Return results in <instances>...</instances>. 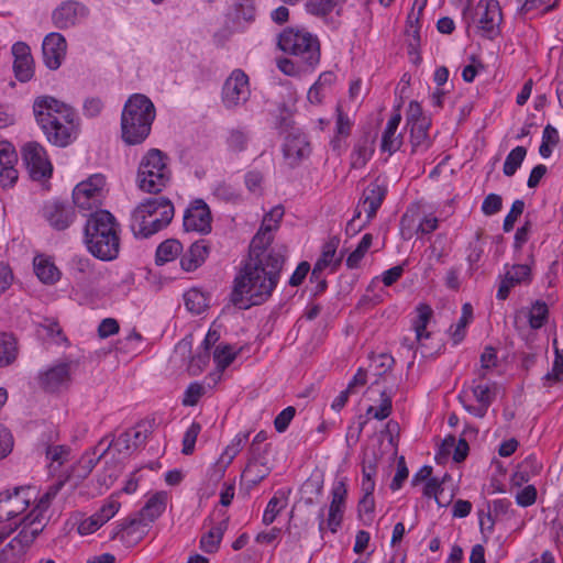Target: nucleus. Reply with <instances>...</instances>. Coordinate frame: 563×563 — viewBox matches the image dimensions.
<instances>
[{"label":"nucleus","instance_id":"1","mask_svg":"<svg viewBox=\"0 0 563 563\" xmlns=\"http://www.w3.org/2000/svg\"><path fill=\"white\" fill-rule=\"evenodd\" d=\"M284 216L282 206L265 214L261 229L250 245V255L244 267L234 278L232 303L240 309L267 301L276 288L285 262L286 249L271 246L272 231L278 228Z\"/></svg>","mask_w":563,"mask_h":563},{"label":"nucleus","instance_id":"2","mask_svg":"<svg viewBox=\"0 0 563 563\" xmlns=\"http://www.w3.org/2000/svg\"><path fill=\"white\" fill-rule=\"evenodd\" d=\"M33 112L49 143L65 147L76 137L75 112L53 97L36 98Z\"/></svg>","mask_w":563,"mask_h":563},{"label":"nucleus","instance_id":"3","mask_svg":"<svg viewBox=\"0 0 563 563\" xmlns=\"http://www.w3.org/2000/svg\"><path fill=\"white\" fill-rule=\"evenodd\" d=\"M85 243L97 258L112 261L120 250L119 223L107 210L90 214L85 225Z\"/></svg>","mask_w":563,"mask_h":563},{"label":"nucleus","instance_id":"4","mask_svg":"<svg viewBox=\"0 0 563 563\" xmlns=\"http://www.w3.org/2000/svg\"><path fill=\"white\" fill-rule=\"evenodd\" d=\"M34 518L24 516L0 528V563H16L23 559L44 529L38 516Z\"/></svg>","mask_w":563,"mask_h":563},{"label":"nucleus","instance_id":"5","mask_svg":"<svg viewBox=\"0 0 563 563\" xmlns=\"http://www.w3.org/2000/svg\"><path fill=\"white\" fill-rule=\"evenodd\" d=\"M156 111L148 97L132 95L125 102L121 114L122 140L129 145L143 143L151 133Z\"/></svg>","mask_w":563,"mask_h":563},{"label":"nucleus","instance_id":"6","mask_svg":"<svg viewBox=\"0 0 563 563\" xmlns=\"http://www.w3.org/2000/svg\"><path fill=\"white\" fill-rule=\"evenodd\" d=\"M174 217V206L165 197L147 198L131 217V230L135 238L147 239L167 227Z\"/></svg>","mask_w":563,"mask_h":563},{"label":"nucleus","instance_id":"7","mask_svg":"<svg viewBox=\"0 0 563 563\" xmlns=\"http://www.w3.org/2000/svg\"><path fill=\"white\" fill-rule=\"evenodd\" d=\"M170 177L168 156L164 152L151 148L142 156L136 174V184L142 191L158 194L168 185Z\"/></svg>","mask_w":563,"mask_h":563},{"label":"nucleus","instance_id":"8","mask_svg":"<svg viewBox=\"0 0 563 563\" xmlns=\"http://www.w3.org/2000/svg\"><path fill=\"white\" fill-rule=\"evenodd\" d=\"M278 47L308 67H316L320 62V43L316 35L298 29L287 27L278 36Z\"/></svg>","mask_w":563,"mask_h":563},{"label":"nucleus","instance_id":"9","mask_svg":"<svg viewBox=\"0 0 563 563\" xmlns=\"http://www.w3.org/2000/svg\"><path fill=\"white\" fill-rule=\"evenodd\" d=\"M35 488L31 486L14 487L0 493V522L13 521L29 509L35 501Z\"/></svg>","mask_w":563,"mask_h":563},{"label":"nucleus","instance_id":"10","mask_svg":"<svg viewBox=\"0 0 563 563\" xmlns=\"http://www.w3.org/2000/svg\"><path fill=\"white\" fill-rule=\"evenodd\" d=\"M106 179L101 174H95L79 183L73 190L74 205L82 211L99 208L103 198Z\"/></svg>","mask_w":563,"mask_h":563},{"label":"nucleus","instance_id":"11","mask_svg":"<svg viewBox=\"0 0 563 563\" xmlns=\"http://www.w3.org/2000/svg\"><path fill=\"white\" fill-rule=\"evenodd\" d=\"M21 156L30 177L43 180L52 176L53 167L45 148L37 142H27L21 147Z\"/></svg>","mask_w":563,"mask_h":563},{"label":"nucleus","instance_id":"12","mask_svg":"<svg viewBox=\"0 0 563 563\" xmlns=\"http://www.w3.org/2000/svg\"><path fill=\"white\" fill-rule=\"evenodd\" d=\"M477 29L486 38H495L500 30L503 20L499 2L496 0H479L475 8Z\"/></svg>","mask_w":563,"mask_h":563},{"label":"nucleus","instance_id":"13","mask_svg":"<svg viewBox=\"0 0 563 563\" xmlns=\"http://www.w3.org/2000/svg\"><path fill=\"white\" fill-rule=\"evenodd\" d=\"M251 96L247 75L241 69H234L227 78L222 88V101L227 109L244 104Z\"/></svg>","mask_w":563,"mask_h":563},{"label":"nucleus","instance_id":"14","mask_svg":"<svg viewBox=\"0 0 563 563\" xmlns=\"http://www.w3.org/2000/svg\"><path fill=\"white\" fill-rule=\"evenodd\" d=\"M183 224L186 232H196L202 235L211 232L212 216L203 199H195L188 205L184 212Z\"/></svg>","mask_w":563,"mask_h":563},{"label":"nucleus","instance_id":"15","mask_svg":"<svg viewBox=\"0 0 563 563\" xmlns=\"http://www.w3.org/2000/svg\"><path fill=\"white\" fill-rule=\"evenodd\" d=\"M150 525L137 515L118 525L111 532V539L130 548L139 543L147 533Z\"/></svg>","mask_w":563,"mask_h":563},{"label":"nucleus","instance_id":"16","mask_svg":"<svg viewBox=\"0 0 563 563\" xmlns=\"http://www.w3.org/2000/svg\"><path fill=\"white\" fill-rule=\"evenodd\" d=\"M88 14L87 8L77 1H64L52 13L57 29L66 30L79 24Z\"/></svg>","mask_w":563,"mask_h":563},{"label":"nucleus","instance_id":"17","mask_svg":"<svg viewBox=\"0 0 563 563\" xmlns=\"http://www.w3.org/2000/svg\"><path fill=\"white\" fill-rule=\"evenodd\" d=\"M42 52L45 66L52 70L58 69L66 57V38L57 32L47 34L43 40Z\"/></svg>","mask_w":563,"mask_h":563},{"label":"nucleus","instance_id":"18","mask_svg":"<svg viewBox=\"0 0 563 563\" xmlns=\"http://www.w3.org/2000/svg\"><path fill=\"white\" fill-rule=\"evenodd\" d=\"M13 70L15 78L21 82H27L34 76V60L30 46L24 42H16L12 46Z\"/></svg>","mask_w":563,"mask_h":563},{"label":"nucleus","instance_id":"19","mask_svg":"<svg viewBox=\"0 0 563 563\" xmlns=\"http://www.w3.org/2000/svg\"><path fill=\"white\" fill-rule=\"evenodd\" d=\"M472 393L478 405L473 406L465 401L463 394L459 395V401L463 405L464 409L477 418H484L487 413L488 408L495 399V393L488 384H474L472 386Z\"/></svg>","mask_w":563,"mask_h":563},{"label":"nucleus","instance_id":"20","mask_svg":"<svg viewBox=\"0 0 563 563\" xmlns=\"http://www.w3.org/2000/svg\"><path fill=\"white\" fill-rule=\"evenodd\" d=\"M44 217L52 228L66 230L75 220L74 208L60 201H53L44 207Z\"/></svg>","mask_w":563,"mask_h":563},{"label":"nucleus","instance_id":"21","mask_svg":"<svg viewBox=\"0 0 563 563\" xmlns=\"http://www.w3.org/2000/svg\"><path fill=\"white\" fill-rule=\"evenodd\" d=\"M249 462L242 473V482L249 489L254 488L271 473L265 456L262 453L250 454Z\"/></svg>","mask_w":563,"mask_h":563},{"label":"nucleus","instance_id":"22","mask_svg":"<svg viewBox=\"0 0 563 563\" xmlns=\"http://www.w3.org/2000/svg\"><path fill=\"white\" fill-rule=\"evenodd\" d=\"M340 245V239L338 236H331L322 246V253L320 258L314 264L310 279H318L320 277V274L327 268L332 267V271H334L342 261V257H335L336 250Z\"/></svg>","mask_w":563,"mask_h":563},{"label":"nucleus","instance_id":"23","mask_svg":"<svg viewBox=\"0 0 563 563\" xmlns=\"http://www.w3.org/2000/svg\"><path fill=\"white\" fill-rule=\"evenodd\" d=\"M310 144L305 134H289L284 145V155L291 166L298 165L310 155Z\"/></svg>","mask_w":563,"mask_h":563},{"label":"nucleus","instance_id":"24","mask_svg":"<svg viewBox=\"0 0 563 563\" xmlns=\"http://www.w3.org/2000/svg\"><path fill=\"white\" fill-rule=\"evenodd\" d=\"M386 194V187L378 184L377 181L371 183L365 188L362 197V206L366 212V222H369L376 216V212L380 208Z\"/></svg>","mask_w":563,"mask_h":563},{"label":"nucleus","instance_id":"25","mask_svg":"<svg viewBox=\"0 0 563 563\" xmlns=\"http://www.w3.org/2000/svg\"><path fill=\"white\" fill-rule=\"evenodd\" d=\"M209 252L210 246L206 240L194 242L180 258V265L183 269L186 272L195 271L205 263Z\"/></svg>","mask_w":563,"mask_h":563},{"label":"nucleus","instance_id":"26","mask_svg":"<svg viewBox=\"0 0 563 563\" xmlns=\"http://www.w3.org/2000/svg\"><path fill=\"white\" fill-rule=\"evenodd\" d=\"M41 385L47 391H56L68 384L70 379L69 365L67 363L57 364L41 375Z\"/></svg>","mask_w":563,"mask_h":563},{"label":"nucleus","instance_id":"27","mask_svg":"<svg viewBox=\"0 0 563 563\" xmlns=\"http://www.w3.org/2000/svg\"><path fill=\"white\" fill-rule=\"evenodd\" d=\"M401 115L399 112L394 113L388 120L382 135L380 150L389 155L396 153L402 144V135L396 134L400 124Z\"/></svg>","mask_w":563,"mask_h":563},{"label":"nucleus","instance_id":"28","mask_svg":"<svg viewBox=\"0 0 563 563\" xmlns=\"http://www.w3.org/2000/svg\"><path fill=\"white\" fill-rule=\"evenodd\" d=\"M374 153V137L369 134H364L355 143L351 153V168H363L371 159Z\"/></svg>","mask_w":563,"mask_h":563},{"label":"nucleus","instance_id":"29","mask_svg":"<svg viewBox=\"0 0 563 563\" xmlns=\"http://www.w3.org/2000/svg\"><path fill=\"white\" fill-rule=\"evenodd\" d=\"M103 445L104 448L101 450L100 456H103L109 450L113 449L119 455L125 457L134 450L130 431H124L118 438H113L110 441H108V437L103 438L95 448L93 454Z\"/></svg>","mask_w":563,"mask_h":563},{"label":"nucleus","instance_id":"30","mask_svg":"<svg viewBox=\"0 0 563 563\" xmlns=\"http://www.w3.org/2000/svg\"><path fill=\"white\" fill-rule=\"evenodd\" d=\"M166 501L167 494L165 492L155 493L148 498L137 516L151 526L165 511Z\"/></svg>","mask_w":563,"mask_h":563},{"label":"nucleus","instance_id":"31","mask_svg":"<svg viewBox=\"0 0 563 563\" xmlns=\"http://www.w3.org/2000/svg\"><path fill=\"white\" fill-rule=\"evenodd\" d=\"M229 526V518H224L217 526L212 527L209 532L200 539V548L206 553H214L218 551L224 532Z\"/></svg>","mask_w":563,"mask_h":563},{"label":"nucleus","instance_id":"32","mask_svg":"<svg viewBox=\"0 0 563 563\" xmlns=\"http://www.w3.org/2000/svg\"><path fill=\"white\" fill-rule=\"evenodd\" d=\"M19 355L16 338L7 332L0 333V367L13 364Z\"/></svg>","mask_w":563,"mask_h":563},{"label":"nucleus","instance_id":"33","mask_svg":"<svg viewBox=\"0 0 563 563\" xmlns=\"http://www.w3.org/2000/svg\"><path fill=\"white\" fill-rule=\"evenodd\" d=\"M249 440V433L240 432L238 433L231 443L224 449L222 454L217 461V465L220 471L223 473L225 468L232 463L234 457L239 454L242 448Z\"/></svg>","mask_w":563,"mask_h":563},{"label":"nucleus","instance_id":"34","mask_svg":"<svg viewBox=\"0 0 563 563\" xmlns=\"http://www.w3.org/2000/svg\"><path fill=\"white\" fill-rule=\"evenodd\" d=\"M34 272L44 284H55L59 279L58 268L43 255H38L34 258Z\"/></svg>","mask_w":563,"mask_h":563},{"label":"nucleus","instance_id":"35","mask_svg":"<svg viewBox=\"0 0 563 563\" xmlns=\"http://www.w3.org/2000/svg\"><path fill=\"white\" fill-rule=\"evenodd\" d=\"M345 507L339 506H329L328 519L324 520V507L319 510L318 520H319V531L323 534L325 527L332 532L335 533L340 528L343 519Z\"/></svg>","mask_w":563,"mask_h":563},{"label":"nucleus","instance_id":"36","mask_svg":"<svg viewBox=\"0 0 563 563\" xmlns=\"http://www.w3.org/2000/svg\"><path fill=\"white\" fill-rule=\"evenodd\" d=\"M428 120H420L418 123H413L410 126V143L412 151H424L430 146V139L428 136L429 129Z\"/></svg>","mask_w":563,"mask_h":563},{"label":"nucleus","instance_id":"37","mask_svg":"<svg viewBox=\"0 0 563 563\" xmlns=\"http://www.w3.org/2000/svg\"><path fill=\"white\" fill-rule=\"evenodd\" d=\"M417 317L412 321V328L416 332V340L420 342L423 339L430 336V332L427 331V325L432 317V309L430 306L420 303L417 308Z\"/></svg>","mask_w":563,"mask_h":563},{"label":"nucleus","instance_id":"38","mask_svg":"<svg viewBox=\"0 0 563 563\" xmlns=\"http://www.w3.org/2000/svg\"><path fill=\"white\" fill-rule=\"evenodd\" d=\"M183 251L181 243L177 240H166L156 250V264L163 265L177 257Z\"/></svg>","mask_w":563,"mask_h":563},{"label":"nucleus","instance_id":"39","mask_svg":"<svg viewBox=\"0 0 563 563\" xmlns=\"http://www.w3.org/2000/svg\"><path fill=\"white\" fill-rule=\"evenodd\" d=\"M558 341H553L555 357L553 361L551 372L547 373L543 377V386L550 387L556 383L563 382V350L560 351L556 346Z\"/></svg>","mask_w":563,"mask_h":563},{"label":"nucleus","instance_id":"40","mask_svg":"<svg viewBox=\"0 0 563 563\" xmlns=\"http://www.w3.org/2000/svg\"><path fill=\"white\" fill-rule=\"evenodd\" d=\"M62 486V482L52 485L47 489V492L38 499L35 507L26 516L33 519H35L34 517L38 516V520H41V523H43V514L48 509L52 499L57 495Z\"/></svg>","mask_w":563,"mask_h":563},{"label":"nucleus","instance_id":"41","mask_svg":"<svg viewBox=\"0 0 563 563\" xmlns=\"http://www.w3.org/2000/svg\"><path fill=\"white\" fill-rule=\"evenodd\" d=\"M353 122L346 113H344L340 107L336 108V121H335V137L332 140V146L334 150L340 146V139L347 137L351 133Z\"/></svg>","mask_w":563,"mask_h":563},{"label":"nucleus","instance_id":"42","mask_svg":"<svg viewBox=\"0 0 563 563\" xmlns=\"http://www.w3.org/2000/svg\"><path fill=\"white\" fill-rule=\"evenodd\" d=\"M345 0H308L306 10L316 16H324L331 13L335 8L342 5Z\"/></svg>","mask_w":563,"mask_h":563},{"label":"nucleus","instance_id":"43","mask_svg":"<svg viewBox=\"0 0 563 563\" xmlns=\"http://www.w3.org/2000/svg\"><path fill=\"white\" fill-rule=\"evenodd\" d=\"M184 301L187 310L195 314H200L207 308V297L200 290L192 288L184 295Z\"/></svg>","mask_w":563,"mask_h":563},{"label":"nucleus","instance_id":"44","mask_svg":"<svg viewBox=\"0 0 563 563\" xmlns=\"http://www.w3.org/2000/svg\"><path fill=\"white\" fill-rule=\"evenodd\" d=\"M323 481L320 477H310L301 486V494L305 504L310 506L316 503L318 497L322 494Z\"/></svg>","mask_w":563,"mask_h":563},{"label":"nucleus","instance_id":"45","mask_svg":"<svg viewBox=\"0 0 563 563\" xmlns=\"http://www.w3.org/2000/svg\"><path fill=\"white\" fill-rule=\"evenodd\" d=\"M526 155L527 148L523 146H517L511 150L504 163V174L508 177L514 176L525 161Z\"/></svg>","mask_w":563,"mask_h":563},{"label":"nucleus","instance_id":"46","mask_svg":"<svg viewBox=\"0 0 563 563\" xmlns=\"http://www.w3.org/2000/svg\"><path fill=\"white\" fill-rule=\"evenodd\" d=\"M335 76L332 71L322 73L318 80L310 87L307 98L311 103H320L322 100V89L327 86H330Z\"/></svg>","mask_w":563,"mask_h":563},{"label":"nucleus","instance_id":"47","mask_svg":"<svg viewBox=\"0 0 563 563\" xmlns=\"http://www.w3.org/2000/svg\"><path fill=\"white\" fill-rule=\"evenodd\" d=\"M372 242H373V236L371 233H366L362 236L356 249L346 258L345 264L349 268L353 269V268L358 267L364 255L369 250Z\"/></svg>","mask_w":563,"mask_h":563},{"label":"nucleus","instance_id":"48","mask_svg":"<svg viewBox=\"0 0 563 563\" xmlns=\"http://www.w3.org/2000/svg\"><path fill=\"white\" fill-rule=\"evenodd\" d=\"M549 309L545 302L537 300L529 313V325L532 329H540L548 320Z\"/></svg>","mask_w":563,"mask_h":563},{"label":"nucleus","instance_id":"49","mask_svg":"<svg viewBox=\"0 0 563 563\" xmlns=\"http://www.w3.org/2000/svg\"><path fill=\"white\" fill-rule=\"evenodd\" d=\"M236 357V352L230 344L219 345L213 352V360L217 367L224 371Z\"/></svg>","mask_w":563,"mask_h":563},{"label":"nucleus","instance_id":"50","mask_svg":"<svg viewBox=\"0 0 563 563\" xmlns=\"http://www.w3.org/2000/svg\"><path fill=\"white\" fill-rule=\"evenodd\" d=\"M391 412V396L387 391L380 393V404L378 407H368L366 413L376 420L386 419Z\"/></svg>","mask_w":563,"mask_h":563},{"label":"nucleus","instance_id":"51","mask_svg":"<svg viewBox=\"0 0 563 563\" xmlns=\"http://www.w3.org/2000/svg\"><path fill=\"white\" fill-rule=\"evenodd\" d=\"M505 276L516 285L521 283H529L531 279V269L526 264H516L510 267Z\"/></svg>","mask_w":563,"mask_h":563},{"label":"nucleus","instance_id":"52","mask_svg":"<svg viewBox=\"0 0 563 563\" xmlns=\"http://www.w3.org/2000/svg\"><path fill=\"white\" fill-rule=\"evenodd\" d=\"M249 142L247 133L241 129H233L228 136V146L233 152H243Z\"/></svg>","mask_w":563,"mask_h":563},{"label":"nucleus","instance_id":"53","mask_svg":"<svg viewBox=\"0 0 563 563\" xmlns=\"http://www.w3.org/2000/svg\"><path fill=\"white\" fill-rule=\"evenodd\" d=\"M201 426L198 422H192L184 434L183 438V450L185 455H189L195 450L197 437L200 433Z\"/></svg>","mask_w":563,"mask_h":563},{"label":"nucleus","instance_id":"54","mask_svg":"<svg viewBox=\"0 0 563 563\" xmlns=\"http://www.w3.org/2000/svg\"><path fill=\"white\" fill-rule=\"evenodd\" d=\"M525 210V201L517 199L512 202L511 209L505 217L503 229L505 232H510L514 229L515 222L522 214Z\"/></svg>","mask_w":563,"mask_h":563},{"label":"nucleus","instance_id":"55","mask_svg":"<svg viewBox=\"0 0 563 563\" xmlns=\"http://www.w3.org/2000/svg\"><path fill=\"white\" fill-rule=\"evenodd\" d=\"M497 365V353L493 346H486L481 354V371L478 376L481 379H484L486 376V371L495 367Z\"/></svg>","mask_w":563,"mask_h":563},{"label":"nucleus","instance_id":"56","mask_svg":"<svg viewBox=\"0 0 563 563\" xmlns=\"http://www.w3.org/2000/svg\"><path fill=\"white\" fill-rule=\"evenodd\" d=\"M277 66L282 73L288 76H296L302 70L313 69L314 67L305 66L296 58V60L282 58L277 62Z\"/></svg>","mask_w":563,"mask_h":563},{"label":"nucleus","instance_id":"57","mask_svg":"<svg viewBox=\"0 0 563 563\" xmlns=\"http://www.w3.org/2000/svg\"><path fill=\"white\" fill-rule=\"evenodd\" d=\"M46 459L51 461V463H57V466L64 464L67 461L69 455V450L64 445H47L45 448Z\"/></svg>","mask_w":563,"mask_h":563},{"label":"nucleus","instance_id":"58","mask_svg":"<svg viewBox=\"0 0 563 563\" xmlns=\"http://www.w3.org/2000/svg\"><path fill=\"white\" fill-rule=\"evenodd\" d=\"M296 415V408L292 406H289L282 410L274 420V427L277 432L282 433L287 430L289 427L291 420L294 419Z\"/></svg>","mask_w":563,"mask_h":563},{"label":"nucleus","instance_id":"59","mask_svg":"<svg viewBox=\"0 0 563 563\" xmlns=\"http://www.w3.org/2000/svg\"><path fill=\"white\" fill-rule=\"evenodd\" d=\"M120 508V503L117 500H109L107 504H104L99 511L93 514L96 518H98V521H100V525L103 526L106 522H108L112 517L115 516Z\"/></svg>","mask_w":563,"mask_h":563},{"label":"nucleus","instance_id":"60","mask_svg":"<svg viewBox=\"0 0 563 563\" xmlns=\"http://www.w3.org/2000/svg\"><path fill=\"white\" fill-rule=\"evenodd\" d=\"M18 155L9 142H0V166H14Z\"/></svg>","mask_w":563,"mask_h":563},{"label":"nucleus","instance_id":"61","mask_svg":"<svg viewBox=\"0 0 563 563\" xmlns=\"http://www.w3.org/2000/svg\"><path fill=\"white\" fill-rule=\"evenodd\" d=\"M283 507L284 506L282 505L280 499H278L277 497L271 498L263 514V523L266 526L273 523L277 515L282 511Z\"/></svg>","mask_w":563,"mask_h":563},{"label":"nucleus","instance_id":"62","mask_svg":"<svg viewBox=\"0 0 563 563\" xmlns=\"http://www.w3.org/2000/svg\"><path fill=\"white\" fill-rule=\"evenodd\" d=\"M205 388L199 383H191L186 391L185 397L183 399V404L185 406H195L199 401L200 397L203 395Z\"/></svg>","mask_w":563,"mask_h":563},{"label":"nucleus","instance_id":"63","mask_svg":"<svg viewBox=\"0 0 563 563\" xmlns=\"http://www.w3.org/2000/svg\"><path fill=\"white\" fill-rule=\"evenodd\" d=\"M213 192L219 199L224 201L236 202L240 200L239 192L225 183L218 184Z\"/></svg>","mask_w":563,"mask_h":563},{"label":"nucleus","instance_id":"64","mask_svg":"<svg viewBox=\"0 0 563 563\" xmlns=\"http://www.w3.org/2000/svg\"><path fill=\"white\" fill-rule=\"evenodd\" d=\"M503 206L501 197L497 194H489L485 197L483 205H482V211L486 216H493L500 211Z\"/></svg>","mask_w":563,"mask_h":563}]
</instances>
